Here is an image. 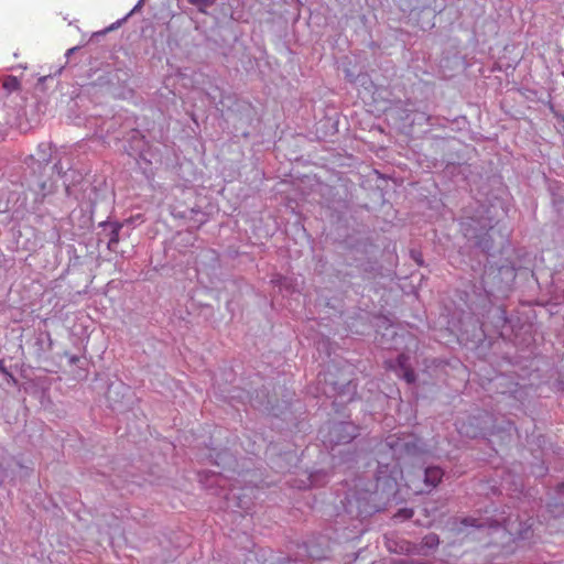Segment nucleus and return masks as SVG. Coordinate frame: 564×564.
Returning a JSON list of instances; mask_svg holds the SVG:
<instances>
[{
	"mask_svg": "<svg viewBox=\"0 0 564 564\" xmlns=\"http://www.w3.org/2000/svg\"><path fill=\"white\" fill-rule=\"evenodd\" d=\"M399 478L404 480L405 487L414 495L427 494L423 469L413 468L403 475L400 467L395 464L392 467L389 465L380 466L376 476L373 489H367L370 496H379V499L394 497L399 491Z\"/></svg>",
	"mask_w": 564,
	"mask_h": 564,
	"instance_id": "nucleus-1",
	"label": "nucleus"
},
{
	"mask_svg": "<svg viewBox=\"0 0 564 564\" xmlns=\"http://www.w3.org/2000/svg\"><path fill=\"white\" fill-rule=\"evenodd\" d=\"M423 475L429 492H431L441 482L444 471L440 467L432 466L423 469Z\"/></svg>",
	"mask_w": 564,
	"mask_h": 564,
	"instance_id": "nucleus-2",
	"label": "nucleus"
},
{
	"mask_svg": "<svg viewBox=\"0 0 564 564\" xmlns=\"http://www.w3.org/2000/svg\"><path fill=\"white\" fill-rule=\"evenodd\" d=\"M337 443H348L356 436L357 427L351 423H340L334 429Z\"/></svg>",
	"mask_w": 564,
	"mask_h": 564,
	"instance_id": "nucleus-3",
	"label": "nucleus"
},
{
	"mask_svg": "<svg viewBox=\"0 0 564 564\" xmlns=\"http://www.w3.org/2000/svg\"><path fill=\"white\" fill-rule=\"evenodd\" d=\"M460 524L463 527L458 528L459 532L465 531L468 527L477 528V529H481L485 527L498 529V527H499L498 521H489L488 519L481 520V519H477V518H473V517L464 518L460 521Z\"/></svg>",
	"mask_w": 564,
	"mask_h": 564,
	"instance_id": "nucleus-4",
	"label": "nucleus"
},
{
	"mask_svg": "<svg viewBox=\"0 0 564 564\" xmlns=\"http://www.w3.org/2000/svg\"><path fill=\"white\" fill-rule=\"evenodd\" d=\"M387 445L392 449L393 454L398 452H406V453H415L417 451L416 444L412 442H406L403 438H398V441H393L390 436L387 441Z\"/></svg>",
	"mask_w": 564,
	"mask_h": 564,
	"instance_id": "nucleus-5",
	"label": "nucleus"
},
{
	"mask_svg": "<svg viewBox=\"0 0 564 564\" xmlns=\"http://www.w3.org/2000/svg\"><path fill=\"white\" fill-rule=\"evenodd\" d=\"M37 161L47 164L52 158V147L50 143H41L36 150Z\"/></svg>",
	"mask_w": 564,
	"mask_h": 564,
	"instance_id": "nucleus-6",
	"label": "nucleus"
},
{
	"mask_svg": "<svg viewBox=\"0 0 564 564\" xmlns=\"http://www.w3.org/2000/svg\"><path fill=\"white\" fill-rule=\"evenodd\" d=\"M121 227L122 225L121 224H113L112 225V229H111V232H110V236H109V241H108V248H112L113 246H116L119 240H120V230H121Z\"/></svg>",
	"mask_w": 564,
	"mask_h": 564,
	"instance_id": "nucleus-7",
	"label": "nucleus"
},
{
	"mask_svg": "<svg viewBox=\"0 0 564 564\" xmlns=\"http://www.w3.org/2000/svg\"><path fill=\"white\" fill-rule=\"evenodd\" d=\"M501 530L503 532H508L510 535H519L520 538L524 536V532L522 530H514L513 523H511V519H503V523L501 525Z\"/></svg>",
	"mask_w": 564,
	"mask_h": 564,
	"instance_id": "nucleus-8",
	"label": "nucleus"
},
{
	"mask_svg": "<svg viewBox=\"0 0 564 564\" xmlns=\"http://www.w3.org/2000/svg\"><path fill=\"white\" fill-rule=\"evenodd\" d=\"M422 543L424 546L429 549H433L438 545L440 540L438 536L434 533L427 534L423 538Z\"/></svg>",
	"mask_w": 564,
	"mask_h": 564,
	"instance_id": "nucleus-9",
	"label": "nucleus"
},
{
	"mask_svg": "<svg viewBox=\"0 0 564 564\" xmlns=\"http://www.w3.org/2000/svg\"><path fill=\"white\" fill-rule=\"evenodd\" d=\"M414 514L413 510L412 509H409V508H403V509H400L395 514H394V518L395 519H403V520H406V519H410L412 518Z\"/></svg>",
	"mask_w": 564,
	"mask_h": 564,
	"instance_id": "nucleus-10",
	"label": "nucleus"
},
{
	"mask_svg": "<svg viewBox=\"0 0 564 564\" xmlns=\"http://www.w3.org/2000/svg\"><path fill=\"white\" fill-rule=\"evenodd\" d=\"M243 564H261L254 554H249Z\"/></svg>",
	"mask_w": 564,
	"mask_h": 564,
	"instance_id": "nucleus-11",
	"label": "nucleus"
},
{
	"mask_svg": "<svg viewBox=\"0 0 564 564\" xmlns=\"http://www.w3.org/2000/svg\"><path fill=\"white\" fill-rule=\"evenodd\" d=\"M404 379L408 382H413L415 380V375L413 370H405L404 371Z\"/></svg>",
	"mask_w": 564,
	"mask_h": 564,
	"instance_id": "nucleus-12",
	"label": "nucleus"
},
{
	"mask_svg": "<svg viewBox=\"0 0 564 564\" xmlns=\"http://www.w3.org/2000/svg\"><path fill=\"white\" fill-rule=\"evenodd\" d=\"M0 372L3 373V375H7V376H10V372L7 370V368L3 366V362L0 361Z\"/></svg>",
	"mask_w": 564,
	"mask_h": 564,
	"instance_id": "nucleus-13",
	"label": "nucleus"
},
{
	"mask_svg": "<svg viewBox=\"0 0 564 564\" xmlns=\"http://www.w3.org/2000/svg\"><path fill=\"white\" fill-rule=\"evenodd\" d=\"M4 478H6V470L0 467V484H2L4 481Z\"/></svg>",
	"mask_w": 564,
	"mask_h": 564,
	"instance_id": "nucleus-14",
	"label": "nucleus"
},
{
	"mask_svg": "<svg viewBox=\"0 0 564 564\" xmlns=\"http://www.w3.org/2000/svg\"><path fill=\"white\" fill-rule=\"evenodd\" d=\"M404 359H405V357H404L403 355H401V356L399 357V364H400L401 366H403V361H404Z\"/></svg>",
	"mask_w": 564,
	"mask_h": 564,
	"instance_id": "nucleus-15",
	"label": "nucleus"
},
{
	"mask_svg": "<svg viewBox=\"0 0 564 564\" xmlns=\"http://www.w3.org/2000/svg\"><path fill=\"white\" fill-rule=\"evenodd\" d=\"M563 77H564V72H563Z\"/></svg>",
	"mask_w": 564,
	"mask_h": 564,
	"instance_id": "nucleus-16",
	"label": "nucleus"
}]
</instances>
